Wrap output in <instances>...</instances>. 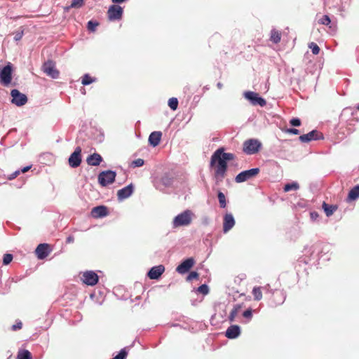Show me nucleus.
Returning <instances> with one entry per match:
<instances>
[{"label": "nucleus", "mask_w": 359, "mask_h": 359, "mask_svg": "<svg viewBox=\"0 0 359 359\" xmlns=\"http://www.w3.org/2000/svg\"><path fill=\"white\" fill-rule=\"evenodd\" d=\"M13 67L8 63L0 69V82L5 86L9 85L12 79Z\"/></svg>", "instance_id": "obj_5"}, {"label": "nucleus", "mask_w": 359, "mask_h": 359, "mask_svg": "<svg viewBox=\"0 0 359 359\" xmlns=\"http://www.w3.org/2000/svg\"><path fill=\"white\" fill-rule=\"evenodd\" d=\"M83 0H72L70 5L71 8H79L83 5Z\"/></svg>", "instance_id": "obj_43"}, {"label": "nucleus", "mask_w": 359, "mask_h": 359, "mask_svg": "<svg viewBox=\"0 0 359 359\" xmlns=\"http://www.w3.org/2000/svg\"><path fill=\"white\" fill-rule=\"evenodd\" d=\"M128 355V352L126 350V348L121 349L120 352L112 359H126Z\"/></svg>", "instance_id": "obj_39"}, {"label": "nucleus", "mask_w": 359, "mask_h": 359, "mask_svg": "<svg viewBox=\"0 0 359 359\" xmlns=\"http://www.w3.org/2000/svg\"><path fill=\"white\" fill-rule=\"evenodd\" d=\"M219 205L221 208H224L226 206V201L225 195L222 192L219 191L217 194Z\"/></svg>", "instance_id": "obj_34"}, {"label": "nucleus", "mask_w": 359, "mask_h": 359, "mask_svg": "<svg viewBox=\"0 0 359 359\" xmlns=\"http://www.w3.org/2000/svg\"><path fill=\"white\" fill-rule=\"evenodd\" d=\"M217 150H221V153L219 154V157L222 161L224 162L233 160L235 158V155L232 153H225L224 152V148H219Z\"/></svg>", "instance_id": "obj_26"}, {"label": "nucleus", "mask_w": 359, "mask_h": 359, "mask_svg": "<svg viewBox=\"0 0 359 359\" xmlns=\"http://www.w3.org/2000/svg\"><path fill=\"white\" fill-rule=\"evenodd\" d=\"M162 136L160 131L152 132L149 137V142L152 147H156L159 144Z\"/></svg>", "instance_id": "obj_23"}, {"label": "nucleus", "mask_w": 359, "mask_h": 359, "mask_svg": "<svg viewBox=\"0 0 359 359\" xmlns=\"http://www.w3.org/2000/svg\"><path fill=\"white\" fill-rule=\"evenodd\" d=\"M13 255L11 254H5L3 257V264L4 265L9 264L13 260Z\"/></svg>", "instance_id": "obj_40"}, {"label": "nucleus", "mask_w": 359, "mask_h": 359, "mask_svg": "<svg viewBox=\"0 0 359 359\" xmlns=\"http://www.w3.org/2000/svg\"><path fill=\"white\" fill-rule=\"evenodd\" d=\"M30 166H27V167H25L23 168L22 170H20V172H26L27 171H28L29 169H30Z\"/></svg>", "instance_id": "obj_53"}, {"label": "nucleus", "mask_w": 359, "mask_h": 359, "mask_svg": "<svg viewBox=\"0 0 359 359\" xmlns=\"http://www.w3.org/2000/svg\"><path fill=\"white\" fill-rule=\"evenodd\" d=\"M20 173V171L18 170H16L15 172H13V173L10 174L8 176V180H12L13 179H15V177H17V176Z\"/></svg>", "instance_id": "obj_47"}, {"label": "nucleus", "mask_w": 359, "mask_h": 359, "mask_svg": "<svg viewBox=\"0 0 359 359\" xmlns=\"http://www.w3.org/2000/svg\"><path fill=\"white\" fill-rule=\"evenodd\" d=\"M168 106L172 110H176L178 107V100L176 97H171L168 100Z\"/></svg>", "instance_id": "obj_35"}, {"label": "nucleus", "mask_w": 359, "mask_h": 359, "mask_svg": "<svg viewBox=\"0 0 359 359\" xmlns=\"http://www.w3.org/2000/svg\"><path fill=\"white\" fill-rule=\"evenodd\" d=\"M107 13L110 20H119L123 15V8L119 6L112 5L109 8Z\"/></svg>", "instance_id": "obj_11"}, {"label": "nucleus", "mask_w": 359, "mask_h": 359, "mask_svg": "<svg viewBox=\"0 0 359 359\" xmlns=\"http://www.w3.org/2000/svg\"><path fill=\"white\" fill-rule=\"evenodd\" d=\"M311 248H305L304 250V255H306L307 253H309L311 250Z\"/></svg>", "instance_id": "obj_54"}, {"label": "nucleus", "mask_w": 359, "mask_h": 359, "mask_svg": "<svg viewBox=\"0 0 359 359\" xmlns=\"http://www.w3.org/2000/svg\"><path fill=\"white\" fill-rule=\"evenodd\" d=\"M103 161L102 157L97 153H93L88 156L86 162L89 165L97 166Z\"/></svg>", "instance_id": "obj_21"}, {"label": "nucleus", "mask_w": 359, "mask_h": 359, "mask_svg": "<svg viewBox=\"0 0 359 359\" xmlns=\"http://www.w3.org/2000/svg\"><path fill=\"white\" fill-rule=\"evenodd\" d=\"M48 247L47 243H41L36 247L35 252L39 259H43L48 255Z\"/></svg>", "instance_id": "obj_18"}, {"label": "nucleus", "mask_w": 359, "mask_h": 359, "mask_svg": "<svg viewBox=\"0 0 359 359\" xmlns=\"http://www.w3.org/2000/svg\"><path fill=\"white\" fill-rule=\"evenodd\" d=\"M23 31H20V32H17L15 34V36H14V40L15 41H18L20 40H21V39L22 38L23 36Z\"/></svg>", "instance_id": "obj_46"}, {"label": "nucleus", "mask_w": 359, "mask_h": 359, "mask_svg": "<svg viewBox=\"0 0 359 359\" xmlns=\"http://www.w3.org/2000/svg\"><path fill=\"white\" fill-rule=\"evenodd\" d=\"M165 271L163 265L153 266L148 272L147 275L150 279H158Z\"/></svg>", "instance_id": "obj_17"}, {"label": "nucleus", "mask_w": 359, "mask_h": 359, "mask_svg": "<svg viewBox=\"0 0 359 359\" xmlns=\"http://www.w3.org/2000/svg\"><path fill=\"white\" fill-rule=\"evenodd\" d=\"M194 217V214L191 210H186L174 217L172 227L177 229L181 226H187L192 222Z\"/></svg>", "instance_id": "obj_2"}, {"label": "nucleus", "mask_w": 359, "mask_h": 359, "mask_svg": "<svg viewBox=\"0 0 359 359\" xmlns=\"http://www.w3.org/2000/svg\"><path fill=\"white\" fill-rule=\"evenodd\" d=\"M12 97L11 102L18 107L25 105L27 102V97L26 95L20 93L17 89H13L11 92Z\"/></svg>", "instance_id": "obj_9"}, {"label": "nucleus", "mask_w": 359, "mask_h": 359, "mask_svg": "<svg viewBox=\"0 0 359 359\" xmlns=\"http://www.w3.org/2000/svg\"><path fill=\"white\" fill-rule=\"evenodd\" d=\"M319 217V215L317 212H311L310 213V217L312 221H316Z\"/></svg>", "instance_id": "obj_50"}, {"label": "nucleus", "mask_w": 359, "mask_h": 359, "mask_svg": "<svg viewBox=\"0 0 359 359\" xmlns=\"http://www.w3.org/2000/svg\"><path fill=\"white\" fill-rule=\"evenodd\" d=\"M359 197V185H356L348 193V198L350 201H354Z\"/></svg>", "instance_id": "obj_27"}, {"label": "nucleus", "mask_w": 359, "mask_h": 359, "mask_svg": "<svg viewBox=\"0 0 359 359\" xmlns=\"http://www.w3.org/2000/svg\"><path fill=\"white\" fill-rule=\"evenodd\" d=\"M83 282L88 285H95L98 282V276L93 271H86L83 273Z\"/></svg>", "instance_id": "obj_12"}, {"label": "nucleus", "mask_w": 359, "mask_h": 359, "mask_svg": "<svg viewBox=\"0 0 359 359\" xmlns=\"http://www.w3.org/2000/svg\"><path fill=\"white\" fill-rule=\"evenodd\" d=\"M356 109H358L359 111V103L356 106Z\"/></svg>", "instance_id": "obj_57"}, {"label": "nucleus", "mask_w": 359, "mask_h": 359, "mask_svg": "<svg viewBox=\"0 0 359 359\" xmlns=\"http://www.w3.org/2000/svg\"><path fill=\"white\" fill-rule=\"evenodd\" d=\"M241 334V328L238 325H233L227 328L226 330L225 336L228 339H236Z\"/></svg>", "instance_id": "obj_19"}, {"label": "nucleus", "mask_w": 359, "mask_h": 359, "mask_svg": "<svg viewBox=\"0 0 359 359\" xmlns=\"http://www.w3.org/2000/svg\"><path fill=\"white\" fill-rule=\"evenodd\" d=\"M285 300V294L281 290H276L273 293V301L275 306L282 304Z\"/></svg>", "instance_id": "obj_24"}, {"label": "nucleus", "mask_w": 359, "mask_h": 359, "mask_svg": "<svg viewBox=\"0 0 359 359\" xmlns=\"http://www.w3.org/2000/svg\"><path fill=\"white\" fill-rule=\"evenodd\" d=\"M194 259L193 258H188L184 260L180 265L177 266L176 271L181 274L187 273L194 265Z\"/></svg>", "instance_id": "obj_14"}, {"label": "nucleus", "mask_w": 359, "mask_h": 359, "mask_svg": "<svg viewBox=\"0 0 359 359\" xmlns=\"http://www.w3.org/2000/svg\"><path fill=\"white\" fill-rule=\"evenodd\" d=\"M198 277V273L196 271H191L187 276L188 280H193Z\"/></svg>", "instance_id": "obj_48"}, {"label": "nucleus", "mask_w": 359, "mask_h": 359, "mask_svg": "<svg viewBox=\"0 0 359 359\" xmlns=\"http://www.w3.org/2000/svg\"><path fill=\"white\" fill-rule=\"evenodd\" d=\"M94 81H95V79L92 78L90 76L89 74H86L82 77L81 83L83 86H88V85H90V83H93Z\"/></svg>", "instance_id": "obj_33"}, {"label": "nucleus", "mask_w": 359, "mask_h": 359, "mask_svg": "<svg viewBox=\"0 0 359 359\" xmlns=\"http://www.w3.org/2000/svg\"><path fill=\"white\" fill-rule=\"evenodd\" d=\"M243 317L248 318L249 320L252 317V312L250 309L245 310L243 313Z\"/></svg>", "instance_id": "obj_45"}, {"label": "nucleus", "mask_w": 359, "mask_h": 359, "mask_svg": "<svg viewBox=\"0 0 359 359\" xmlns=\"http://www.w3.org/2000/svg\"><path fill=\"white\" fill-rule=\"evenodd\" d=\"M197 292L206 295L209 292V287L206 284H203L197 288Z\"/></svg>", "instance_id": "obj_38"}, {"label": "nucleus", "mask_w": 359, "mask_h": 359, "mask_svg": "<svg viewBox=\"0 0 359 359\" xmlns=\"http://www.w3.org/2000/svg\"><path fill=\"white\" fill-rule=\"evenodd\" d=\"M221 150H216L211 156L210 165L214 168V178L217 184L222 182L227 171V163L219 157Z\"/></svg>", "instance_id": "obj_1"}, {"label": "nucleus", "mask_w": 359, "mask_h": 359, "mask_svg": "<svg viewBox=\"0 0 359 359\" xmlns=\"http://www.w3.org/2000/svg\"><path fill=\"white\" fill-rule=\"evenodd\" d=\"M241 309V306L238 305H235L232 310L231 311L229 316V320L231 322L234 321L236 316L238 315V313Z\"/></svg>", "instance_id": "obj_31"}, {"label": "nucleus", "mask_w": 359, "mask_h": 359, "mask_svg": "<svg viewBox=\"0 0 359 359\" xmlns=\"http://www.w3.org/2000/svg\"><path fill=\"white\" fill-rule=\"evenodd\" d=\"M262 147V143L257 139H249L244 142L243 151L248 155L257 153Z\"/></svg>", "instance_id": "obj_3"}, {"label": "nucleus", "mask_w": 359, "mask_h": 359, "mask_svg": "<svg viewBox=\"0 0 359 359\" xmlns=\"http://www.w3.org/2000/svg\"><path fill=\"white\" fill-rule=\"evenodd\" d=\"M322 207L327 217H330L331 215H332L334 211H336L337 209V205H329L325 202L323 203Z\"/></svg>", "instance_id": "obj_25"}, {"label": "nucleus", "mask_w": 359, "mask_h": 359, "mask_svg": "<svg viewBox=\"0 0 359 359\" xmlns=\"http://www.w3.org/2000/svg\"><path fill=\"white\" fill-rule=\"evenodd\" d=\"M271 41H273L274 43H278L280 41L281 36L280 33L276 30L275 29H272L271 31V36H270Z\"/></svg>", "instance_id": "obj_28"}, {"label": "nucleus", "mask_w": 359, "mask_h": 359, "mask_svg": "<svg viewBox=\"0 0 359 359\" xmlns=\"http://www.w3.org/2000/svg\"><path fill=\"white\" fill-rule=\"evenodd\" d=\"M235 225V219L231 213H226L224 216L223 231L227 233Z\"/></svg>", "instance_id": "obj_15"}, {"label": "nucleus", "mask_w": 359, "mask_h": 359, "mask_svg": "<svg viewBox=\"0 0 359 359\" xmlns=\"http://www.w3.org/2000/svg\"><path fill=\"white\" fill-rule=\"evenodd\" d=\"M252 294L254 296L255 300L259 301L262 298V292L261 291V287H255L252 290Z\"/></svg>", "instance_id": "obj_32"}, {"label": "nucleus", "mask_w": 359, "mask_h": 359, "mask_svg": "<svg viewBox=\"0 0 359 359\" xmlns=\"http://www.w3.org/2000/svg\"><path fill=\"white\" fill-rule=\"evenodd\" d=\"M43 71L52 79H57L60 75L59 71L56 69L55 63L52 60H48L43 65Z\"/></svg>", "instance_id": "obj_8"}, {"label": "nucleus", "mask_w": 359, "mask_h": 359, "mask_svg": "<svg viewBox=\"0 0 359 359\" xmlns=\"http://www.w3.org/2000/svg\"><path fill=\"white\" fill-rule=\"evenodd\" d=\"M217 88H218L219 89H221V88L223 87V84H222V83H220V82H218V83H217Z\"/></svg>", "instance_id": "obj_56"}, {"label": "nucleus", "mask_w": 359, "mask_h": 359, "mask_svg": "<svg viewBox=\"0 0 359 359\" xmlns=\"http://www.w3.org/2000/svg\"><path fill=\"white\" fill-rule=\"evenodd\" d=\"M144 161L143 159L137 158V159L134 160L132 162V165L134 168L141 167V166H142L144 165Z\"/></svg>", "instance_id": "obj_42"}, {"label": "nucleus", "mask_w": 359, "mask_h": 359, "mask_svg": "<svg viewBox=\"0 0 359 359\" xmlns=\"http://www.w3.org/2000/svg\"><path fill=\"white\" fill-rule=\"evenodd\" d=\"M290 123L293 126H299L301 125V121L298 118H293L290 121Z\"/></svg>", "instance_id": "obj_44"}, {"label": "nucleus", "mask_w": 359, "mask_h": 359, "mask_svg": "<svg viewBox=\"0 0 359 359\" xmlns=\"http://www.w3.org/2000/svg\"><path fill=\"white\" fill-rule=\"evenodd\" d=\"M116 173L112 170H104L98 175V182L102 187L112 184L115 181Z\"/></svg>", "instance_id": "obj_4"}, {"label": "nucleus", "mask_w": 359, "mask_h": 359, "mask_svg": "<svg viewBox=\"0 0 359 359\" xmlns=\"http://www.w3.org/2000/svg\"><path fill=\"white\" fill-rule=\"evenodd\" d=\"M107 208L104 205L95 207L92 210V215L95 218L103 217L107 216Z\"/></svg>", "instance_id": "obj_22"}, {"label": "nucleus", "mask_w": 359, "mask_h": 359, "mask_svg": "<svg viewBox=\"0 0 359 359\" xmlns=\"http://www.w3.org/2000/svg\"><path fill=\"white\" fill-rule=\"evenodd\" d=\"M126 0H112V2L113 3H115V4H121L123 1H125Z\"/></svg>", "instance_id": "obj_55"}, {"label": "nucleus", "mask_w": 359, "mask_h": 359, "mask_svg": "<svg viewBox=\"0 0 359 359\" xmlns=\"http://www.w3.org/2000/svg\"><path fill=\"white\" fill-rule=\"evenodd\" d=\"M174 182V178L168 174H165L161 179L160 184L158 185L157 188L160 190H163V189L161 187H163L164 188H169L172 186Z\"/></svg>", "instance_id": "obj_20"}, {"label": "nucleus", "mask_w": 359, "mask_h": 359, "mask_svg": "<svg viewBox=\"0 0 359 359\" xmlns=\"http://www.w3.org/2000/svg\"><path fill=\"white\" fill-rule=\"evenodd\" d=\"M22 323L20 321L12 326V330L15 331L22 328Z\"/></svg>", "instance_id": "obj_51"}, {"label": "nucleus", "mask_w": 359, "mask_h": 359, "mask_svg": "<svg viewBox=\"0 0 359 359\" xmlns=\"http://www.w3.org/2000/svg\"><path fill=\"white\" fill-rule=\"evenodd\" d=\"M81 163V149L77 147L74 151L70 155L69 158V164L70 167L75 168L80 165Z\"/></svg>", "instance_id": "obj_10"}, {"label": "nucleus", "mask_w": 359, "mask_h": 359, "mask_svg": "<svg viewBox=\"0 0 359 359\" xmlns=\"http://www.w3.org/2000/svg\"><path fill=\"white\" fill-rule=\"evenodd\" d=\"M318 22L320 25H329L331 22V20L328 15H324L318 20Z\"/></svg>", "instance_id": "obj_36"}, {"label": "nucleus", "mask_w": 359, "mask_h": 359, "mask_svg": "<svg viewBox=\"0 0 359 359\" xmlns=\"http://www.w3.org/2000/svg\"><path fill=\"white\" fill-rule=\"evenodd\" d=\"M17 359H32V354L28 350H20L17 355Z\"/></svg>", "instance_id": "obj_29"}, {"label": "nucleus", "mask_w": 359, "mask_h": 359, "mask_svg": "<svg viewBox=\"0 0 359 359\" xmlns=\"http://www.w3.org/2000/svg\"><path fill=\"white\" fill-rule=\"evenodd\" d=\"M74 236H68V237L67 238L66 242H67V243H73V242H74Z\"/></svg>", "instance_id": "obj_52"}, {"label": "nucleus", "mask_w": 359, "mask_h": 359, "mask_svg": "<svg viewBox=\"0 0 359 359\" xmlns=\"http://www.w3.org/2000/svg\"><path fill=\"white\" fill-rule=\"evenodd\" d=\"M244 97L250 101L252 105L264 107L266 105V100L260 97L258 93L252 91H245L243 93Z\"/></svg>", "instance_id": "obj_7"}, {"label": "nucleus", "mask_w": 359, "mask_h": 359, "mask_svg": "<svg viewBox=\"0 0 359 359\" xmlns=\"http://www.w3.org/2000/svg\"><path fill=\"white\" fill-rule=\"evenodd\" d=\"M299 188V185L297 182H293L292 183H287L284 186L283 190L285 192H288L292 190H297Z\"/></svg>", "instance_id": "obj_30"}, {"label": "nucleus", "mask_w": 359, "mask_h": 359, "mask_svg": "<svg viewBox=\"0 0 359 359\" xmlns=\"http://www.w3.org/2000/svg\"><path fill=\"white\" fill-rule=\"evenodd\" d=\"M134 191V187L132 184L123 187L117 192L118 198L121 201L124 200L130 196Z\"/></svg>", "instance_id": "obj_16"}, {"label": "nucleus", "mask_w": 359, "mask_h": 359, "mask_svg": "<svg viewBox=\"0 0 359 359\" xmlns=\"http://www.w3.org/2000/svg\"><path fill=\"white\" fill-rule=\"evenodd\" d=\"M321 138H323L322 134L316 130H313L307 134L302 135L299 137V140L302 142H309L311 140H317Z\"/></svg>", "instance_id": "obj_13"}, {"label": "nucleus", "mask_w": 359, "mask_h": 359, "mask_svg": "<svg viewBox=\"0 0 359 359\" xmlns=\"http://www.w3.org/2000/svg\"><path fill=\"white\" fill-rule=\"evenodd\" d=\"M309 48L311 50L313 55H318L320 52L319 46L314 42H311L309 44Z\"/></svg>", "instance_id": "obj_37"}, {"label": "nucleus", "mask_w": 359, "mask_h": 359, "mask_svg": "<svg viewBox=\"0 0 359 359\" xmlns=\"http://www.w3.org/2000/svg\"><path fill=\"white\" fill-rule=\"evenodd\" d=\"M259 168H251L250 170L242 171L236 176L235 181L237 183L244 182L256 176L259 172Z\"/></svg>", "instance_id": "obj_6"}, {"label": "nucleus", "mask_w": 359, "mask_h": 359, "mask_svg": "<svg viewBox=\"0 0 359 359\" xmlns=\"http://www.w3.org/2000/svg\"><path fill=\"white\" fill-rule=\"evenodd\" d=\"M98 26V23L94 21H89L87 25V28L90 32H95L96 27Z\"/></svg>", "instance_id": "obj_41"}, {"label": "nucleus", "mask_w": 359, "mask_h": 359, "mask_svg": "<svg viewBox=\"0 0 359 359\" xmlns=\"http://www.w3.org/2000/svg\"><path fill=\"white\" fill-rule=\"evenodd\" d=\"M286 133L294 135H298L299 133V130L296 128H288L286 130Z\"/></svg>", "instance_id": "obj_49"}]
</instances>
